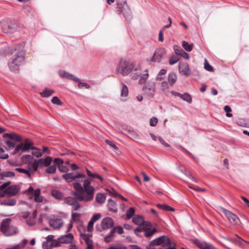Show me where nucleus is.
Segmentation results:
<instances>
[{
	"label": "nucleus",
	"mask_w": 249,
	"mask_h": 249,
	"mask_svg": "<svg viewBox=\"0 0 249 249\" xmlns=\"http://www.w3.org/2000/svg\"><path fill=\"white\" fill-rule=\"evenodd\" d=\"M177 80V76L175 73L171 72L168 75V82L169 83L170 86H172L176 83Z\"/></svg>",
	"instance_id": "nucleus-31"
},
{
	"label": "nucleus",
	"mask_w": 249,
	"mask_h": 249,
	"mask_svg": "<svg viewBox=\"0 0 249 249\" xmlns=\"http://www.w3.org/2000/svg\"><path fill=\"white\" fill-rule=\"evenodd\" d=\"M154 242L156 243L157 246H160L162 247L168 246L171 244L170 239L165 235L154 239Z\"/></svg>",
	"instance_id": "nucleus-12"
},
{
	"label": "nucleus",
	"mask_w": 249,
	"mask_h": 249,
	"mask_svg": "<svg viewBox=\"0 0 249 249\" xmlns=\"http://www.w3.org/2000/svg\"><path fill=\"white\" fill-rule=\"evenodd\" d=\"M76 198L71 196H68L64 199L65 202L69 205L72 206L73 211H77L80 207V204Z\"/></svg>",
	"instance_id": "nucleus-11"
},
{
	"label": "nucleus",
	"mask_w": 249,
	"mask_h": 249,
	"mask_svg": "<svg viewBox=\"0 0 249 249\" xmlns=\"http://www.w3.org/2000/svg\"><path fill=\"white\" fill-rule=\"evenodd\" d=\"M8 158V155L4 153L2 148L0 147V158L2 159H7Z\"/></svg>",
	"instance_id": "nucleus-55"
},
{
	"label": "nucleus",
	"mask_w": 249,
	"mask_h": 249,
	"mask_svg": "<svg viewBox=\"0 0 249 249\" xmlns=\"http://www.w3.org/2000/svg\"><path fill=\"white\" fill-rule=\"evenodd\" d=\"M28 243L27 239L22 240L18 244L9 247L8 249H23Z\"/></svg>",
	"instance_id": "nucleus-28"
},
{
	"label": "nucleus",
	"mask_w": 249,
	"mask_h": 249,
	"mask_svg": "<svg viewBox=\"0 0 249 249\" xmlns=\"http://www.w3.org/2000/svg\"><path fill=\"white\" fill-rule=\"evenodd\" d=\"M33 143L29 139H26L24 141V143H20L17 145L13 152V154H16L21 151L22 152H26L29 150H33L35 147H32Z\"/></svg>",
	"instance_id": "nucleus-7"
},
{
	"label": "nucleus",
	"mask_w": 249,
	"mask_h": 249,
	"mask_svg": "<svg viewBox=\"0 0 249 249\" xmlns=\"http://www.w3.org/2000/svg\"><path fill=\"white\" fill-rule=\"evenodd\" d=\"M15 170L20 173H23V174L27 175L29 178H31V177L30 173L27 170L24 169L22 168H17L15 169Z\"/></svg>",
	"instance_id": "nucleus-49"
},
{
	"label": "nucleus",
	"mask_w": 249,
	"mask_h": 249,
	"mask_svg": "<svg viewBox=\"0 0 249 249\" xmlns=\"http://www.w3.org/2000/svg\"><path fill=\"white\" fill-rule=\"evenodd\" d=\"M102 230H106L112 227L114 225L113 219L109 217L103 218L101 223Z\"/></svg>",
	"instance_id": "nucleus-17"
},
{
	"label": "nucleus",
	"mask_w": 249,
	"mask_h": 249,
	"mask_svg": "<svg viewBox=\"0 0 249 249\" xmlns=\"http://www.w3.org/2000/svg\"><path fill=\"white\" fill-rule=\"evenodd\" d=\"M157 207L162 210L174 212V209L166 204H158Z\"/></svg>",
	"instance_id": "nucleus-38"
},
{
	"label": "nucleus",
	"mask_w": 249,
	"mask_h": 249,
	"mask_svg": "<svg viewBox=\"0 0 249 249\" xmlns=\"http://www.w3.org/2000/svg\"><path fill=\"white\" fill-rule=\"evenodd\" d=\"M157 246L156 243L154 242V240H153L146 247L147 249H156L155 246Z\"/></svg>",
	"instance_id": "nucleus-62"
},
{
	"label": "nucleus",
	"mask_w": 249,
	"mask_h": 249,
	"mask_svg": "<svg viewBox=\"0 0 249 249\" xmlns=\"http://www.w3.org/2000/svg\"><path fill=\"white\" fill-rule=\"evenodd\" d=\"M55 164L49 165L48 168L46 169L45 172L48 174H53L55 173L56 171V166Z\"/></svg>",
	"instance_id": "nucleus-41"
},
{
	"label": "nucleus",
	"mask_w": 249,
	"mask_h": 249,
	"mask_svg": "<svg viewBox=\"0 0 249 249\" xmlns=\"http://www.w3.org/2000/svg\"><path fill=\"white\" fill-rule=\"evenodd\" d=\"M28 167L29 171L36 172L39 166L37 162V160H35L34 162H30L29 163Z\"/></svg>",
	"instance_id": "nucleus-32"
},
{
	"label": "nucleus",
	"mask_w": 249,
	"mask_h": 249,
	"mask_svg": "<svg viewBox=\"0 0 249 249\" xmlns=\"http://www.w3.org/2000/svg\"><path fill=\"white\" fill-rule=\"evenodd\" d=\"M182 47L187 52H191L193 49V44H189L185 41H183L182 42Z\"/></svg>",
	"instance_id": "nucleus-37"
},
{
	"label": "nucleus",
	"mask_w": 249,
	"mask_h": 249,
	"mask_svg": "<svg viewBox=\"0 0 249 249\" xmlns=\"http://www.w3.org/2000/svg\"><path fill=\"white\" fill-rule=\"evenodd\" d=\"M108 209L110 211L114 212H117L116 204L111 199H109L108 200Z\"/></svg>",
	"instance_id": "nucleus-35"
},
{
	"label": "nucleus",
	"mask_w": 249,
	"mask_h": 249,
	"mask_svg": "<svg viewBox=\"0 0 249 249\" xmlns=\"http://www.w3.org/2000/svg\"><path fill=\"white\" fill-rule=\"evenodd\" d=\"M135 213V210L133 208H130L126 212V216L127 219H130Z\"/></svg>",
	"instance_id": "nucleus-46"
},
{
	"label": "nucleus",
	"mask_w": 249,
	"mask_h": 249,
	"mask_svg": "<svg viewBox=\"0 0 249 249\" xmlns=\"http://www.w3.org/2000/svg\"><path fill=\"white\" fill-rule=\"evenodd\" d=\"M40 190L37 189L34 191V200L36 202H41L43 200V197L40 196Z\"/></svg>",
	"instance_id": "nucleus-30"
},
{
	"label": "nucleus",
	"mask_w": 249,
	"mask_h": 249,
	"mask_svg": "<svg viewBox=\"0 0 249 249\" xmlns=\"http://www.w3.org/2000/svg\"><path fill=\"white\" fill-rule=\"evenodd\" d=\"M77 82L78 83V86L79 89L85 88L86 89H88L90 88V86L89 85H88V84H87L86 83L80 82V80H79V81Z\"/></svg>",
	"instance_id": "nucleus-54"
},
{
	"label": "nucleus",
	"mask_w": 249,
	"mask_h": 249,
	"mask_svg": "<svg viewBox=\"0 0 249 249\" xmlns=\"http://www.w3.org/2000/svg\"><path fill=\"white\" fill-rule=\"evenodd\" d=\"M132 221L135 224L139 226L142 225L144 222L142 217L139 215H134Z\"/></svg>",
	"instance_id": "nucleus-29"
},
{
	"label": "nucleus",
	"mask_w": 249,
	"mask_h": 249,
	"mask_svg": "<svg viewBox=\"0 0 249 249\" xmlns=\"http://www.w3.org/2000/svg\"><path fill=\"white\" fill-rule=\"evenodd\" d=\"M52 102L53 104H55L56 105H61V101H60L59 99L56 96H54L52 98Z\"/></svg>",
	"instance_id": "nucleus-57"
},
{
	"label": "nucleus",
	"mask_w": 249,
	"mask_h": 249,
	"mask_svg": "<svg viewBox=\"0 0 249 249\" xmlns=\"http://www.w3.org/2000/svg\"><path fill=\"white\" fill-rule=\"evenodd\" d=\"M33 150H35V151H33L32 154L36 157L39 158L42 156V153L41 152L40 149L35 147Z\"/></svg>",
	"instance_id": "nucleus-48"
},
{
	"label": "nucleus",
	"mask_w": 249,
	"mask_h": 249,
	"mask_svg": "<svg viewBox=\"0 0 249 249\" xmlns=\"http://www.w3.org/2000/svg\"><path fill=\"white\" fill-rule=\"evenodd\" d=\"M144 72L145 73L142 75L141 66L139 64L136 63L129 74H130V76L131 78L135 80L138 79L140 76H142L139 83V84H142L145 82L149 76L148 70L146 69Z\"/></svg>",
	"instance_id": "nucleus-4"
},
{
	"label": "nucleus",
	"mask_w": 249,
	"mask_h": 249,
	"mask_svg": "<svg viewBox=\"0 0 249 249\" xmlns=\"http://www.w3.org/2000/svg\"><path fill=\"white\" fill-rule=\"evenodd\" d=\"M3 137L9 138L15 142H20L22 141L21 138L14 133H5L3 134Z\"/></svg>",
	"instance_id": "nucleus-25"
},
{
	"label": "nucleus",
	"mask_w": 249,
	"mask_h": 249,
	"mask_svg": "<svg viewBox=\"0 0 249 249\" xmlns=\"http://www.w3.org/2000/svg\"><path fill=\"white\" fill-rule=\"evenodd\" d=\"M136 63L126 58L121 59L117 65L116 71L123 76H127L134 68Z\"/></svg>",
	"instance_id": "nucleus-3"
},
{
	"label": "nucleus",
	"mask_w": 249,
	"mask_h": 249,
	"mask_svg": "<svg viewBox=\"0 0 249 249\" xmlns=\"http://www.w3.org/2000/svg\"><path fill=\"white\" fill-rule=\"evenodd\" d=\"M128 89L127 86L124 83L121 84V96L126 97L128 95Z\"/></svg>",
	"instance_id": "nucleus-33"
},
{
	"label": "nucleus",
	"mask_w": 249,
	"mask_h": 249,
	"mask_svg": "<svg viewBox=\"0 0 249 249\" xmlns=\"http://www.w3.org/2000/svg\"><path fill=\"white\" fill-rule=\"evenodd\" d=\"M156 89L155 83L153 81H148L145 83L142 90L144 94L152 97L154 95Z\"/></svg>",
	"instance_id": "nucleus-9"
},
{
	"label": "nucleus",
	"mask_w": 249,
	"mask_h": 249,
	"mask_svg": "<svg viewBox=\"0 0 249 249\" xmlns=\"http://www.w3.org/2000/svg\"><path fill=\"white\" fill-rule=\"evenodd\" d=\"M86 172L87 173L89 177L93 178V179L91 178L92 180V181H95L94 179L98 178L99 179V180L101 182H103L104 178L100 175H99L96 173H92L88 169H86Z\"/></svg>",
	"instance_id": "nucleus-26"
},
{
	"label": "nucleus",
	"mask_w": 249,
	"mask_h": 249,
	"mask_svg": "<svg viewBox=\"0 0 249 249\" xmlns=\"http://www.w3.org/2000/svg\"><path fill=\"white\" fill-rule=\"evenodd\" d=\"M222 212L226 215L230 223L232 224H237L239 222V218L231 212L225 209H222Z\"/></svg>",
	"instance_id": "nucleus-13"
},
{
	"label": "nucleus",
	"mask_w": 249,
	"mask_h": 249,
	"mask_svg": "<svg viewBox=\"0 0 249 249\" xmlns=\"http://www.w3.org/2000/svg\"><path fill=\"white\" fill-rule=\"evenodd\" d=\"M54 92V90L46 88L44 90L43 92L40 93V94L43 97H48L51 96Z\"/></svg>",
	"instance_id": "nucleus-39"
},
{
	"label": "nucleus",
	"mask_w": 249,
	"mask_h": 249,
	"mask_svg": "<svg viewBox=\"0 0 249 249\" xmlns=\"http://www.w3.org/2000/svg\"><path fill=\"white\" fill-rule=\"evenodd\" d=\"M52 195L57 199L61 200L63 198V195L60 192L57 190H53L52 192Z\"/></svg>",
	"instance_id": "nucleus-42"
},
{
	"label": "nucleus",
	"mask_w": 249,
	"mask_h": 249,
	"mask_svg": "<svg viewBox=\"0 0 249 249\" xmlns=\"http://www.w3.org/2000/svg\"><path fill=\"white\" fill-rule=\"evenodd\" d=\"M180 98L188 103H191L192 102V97L188 93H184V94H181Z\"/></svg>",
	"instance_id": "nucleus-36"
},
{
	"label": "nucleus",
	"mask_w": 249,
	"mask_h": 249,
	"mask_svg": "<svg viewBox=\"0 0 249 249\" xmlns=\"http://www.w3.org/2000/svg\"><path fill=\"white\" fill-rule=\"evenodd\" d=\"M59 74L60 76L63 78H67L74 82L79 81V79L78 77H75L73 75L70 73H68L64 71H59Z\"/></svg>",
	"instance_id": "nucleus-21"
},
{
	"label": "nucleus",
	"mask_w": 249,
	"mask_h": 249,
	"mask_svg": "<svg viewBox=\"0 0 249 249\" xmlns=\"http://www.w3.org/2000/svg\"><path fill=\"white\" fill-rule=\"evenodd\" d=\"M49 224L54 229H59L63 225V222L61 219L54 217L50 219Z\"/></svg>",
	"instance_id": "nucleus-20"
},
{
	"label": "nucleus",
	"mask_w": 249,
	"mask_h": 249,
	"mask_svg": "<svg viewBox=\"0 0 249 249\" xmlns=\"http://www.w3.org/2000/svg\"><path fill=\"white\" fill-rule=\"evenodd\" d=\"M174 50L176 53L175 54L178 56H180L182 53L184 51L180 47L177 45L174 46Z\"/></svg>",
	"instance_id": "nucleus-47"
},
{
	"label": "nucleus",
	"mask_w": 249,
	"mask_h": 249,
	"mask_svg": "<svg viewBox=\"0 0 249 249\" xmlns=\"http://www.w3.org/2000/svg\"><path fill=\"white\" fill-rule=\"evenodd\" d=\"M115 231L117 232L119 234H122L124 233V230L123 228L120 226H118L114 227Z\"/></svg>",
	"instance_id": "nucleus-58"
},
{
	"label": "nucleus",
	"mask_w": 249,
	"mask_h": 249,
	"mask_svg": "<svg viewBox=\"0 0 249 249\" xmlns=\"http://www.w3.org/2000/svg\"><path fill=\"white\" fill-rule=\"evenodd\" d=\"M101 215L100 213L94 214L91 217L90 221L92 222L93 223H94L96 221H97L101 217Z\"/></svg>",
	"instance_id": "nucleus-56"
},
{
	"label": "nucleus",
	"mask_w": 249,
	"mask_h": 249,
	"mask_svg": "<svg viewBox=\"0 0 249 249\" xmlns=\"http://www.w3.org/2000/svg\"><path fill=\"white\" fill-rule=\"evenodd\" d=\"M117 8L118 11L123 13L126 20L130 21L131 19L132 18V13L126 1L124 2V4H118Z\"/></svg>",
	"instance_id": "nucleus-8"
},
{
	"label": "nucleus",
	"mask_w": 249,
	"mask_h": 249,
	"mask_svg": "<svg viewBox=\"0 0 249 249\" xmlns=\"http://www.w3.org/2000/svg\"><path fill=\"white\" fill-rule=\"evenodd\" d=\"M62 178L67 182H70L80 178H85V175L80 173H76L75 174L71 173L63 175Z\"/></svg>",
	"instance_id": "nucleus-15"
},
{
	"label": "nucleus",
	"mask_w": 249,
	"mask_h": 249,
	"mask_svg": "<svg viewBox=\"0 0 249 249\" xmlns=\"http://www.w3.org/2000/svg\"><path fill=\"white\" fill-rule=\"evenodd\" d=\"M106 142L107 144H108L110 147H111L113 149L114 151L117 152V151H118V147L116 146V144L113 142L110 141L108 140H106Z\"/></svg>",
	"instance_id": "nucleus-51"
},
{
	"label": "nucleus",
	"mask_w": 249,
	"mask_h": 249,
	"mask_svg": "<svg viewBox=\"0 0 249 249\" xmlns=\"http://www.w3.org/2000/svg\"><path fill=\"white\" fill-rule=\"evenodd\" d=\"M204 68L206 70L209 71H213V67L208 62L207 60L205 59L204 62Z\"/></svg>",
	"instance_id": "nucleus-53"
},
{
	"label": "nucleus",
	"mask_w": 249,
	"mask_h": 249,
	"mask_svg": "<svg viewBox=\"0 0 249 249\" xmlns=\"http://www.w3.org/2000/svg\"><path fill=\"white\" fill-rule=\"evenodd\" d=\"M226 239L236 244L237 245L240 247L244 246V244H245V241L237 235H236V236L233 238H226Z\"/></svg>",
	"instance_id": "nucleus-23"
},
{
	"label": "nucleus",
	"mask_w": 249,
	"mask_h": 249,
	"mask_svg": "<svg viewBox=\"0 0 249 249\" xmlns=\"http://www.w3.org/2000/svg\"><path fill=\"white\" fill-rule=\"evenodd\" d=\"M5 144L9 149H12L15 147V142L11 140H6L5 141Z\"/></svg>",
	"instance_id": "nucleus-50"
},
{
	"label": "nucleus",
	"mask_w": 249,
	"mask_h": 249,
	"mask_svg": "<svg viewBox=\"0 0 249 249\" xmlns=\"http://www.w3.org/2000/svg\"><path fill=\"white\" fill-rule=\"evenodd\" d=\"M180 171L182 173H183L186 176H187L188 178L191 179L192 180L195 181V178H194V177L192 176V175L190 174V173L189 171H187L186 170H185L184 173L183 172L182 170H180Z\"/></svg>",
	"instance_id": "nucleus-60"
},
{
	"label": "nucleus",
	"mask_w": 249,
	"mask_h": 249,
	"mask_svg": "<svg viewBox=\"0 0 249 249\" xmlns=\"http://www.w3.org/2000/svg\"><path fill=\"white\" fill-rule=\"evenodd\" d=\"M11 181H6L0 185V189L4 193V196L7 195L10 196H16L20 191V187L18 185L9 186Z\"/></svg>",
	"instance_id": "nucleus-5"
},
{
	"label": "nucleus",
	"mask_w": 249,
	"mask_h": 249,
	"mask_svg": "<svg viewBox=\"0 0 249 249\" xmlns=\"http://www.w3.org/2000/svg\"><path fill=\"white\" fill-rule=\"evenodd\" d=\"M73 236L71 233H68L62 236L54 241V247H59L61 244H68L72 242Z\"/></svg>",
	"instance_id": "nucleus-10"
},
{
	"label": "nucleus",
	"mask_w": 249,
	"mask_h": 249,
	"mask_svg": "<svg viewBox=\"0 0 249 249\" xmlns=\"http://www.w3.org/2000/svg\"><path fill=\"white\" fill-rule=\"evenodd\" d=\"M166 70L165 69H161L159 71V72L158 73V74L157 76V79L158 80L162 79V76L165 75L166 74Z\"/></svg>",
	"instance_id": "nucleus-52"
},
{
	"label": "nucleus",
	"mask_w": 249,
	"mask_h": 249,
	"mask_svg": "<svg viewBox=\"0 0 249 249\" xmlns=\"http://www.w3.org/2000/svg\"><path fill=\"white\" fill-rule=\"evenodd\" d=\"M53 164L57 165L59 170L62 173H66L69 171V168L66 165H63V161L59 158H55L53 161Z\"/></svg>",
	"instance_id": "nucleus-19"
},
{
	"label": "nucleus",
	"mask_w": 249,
	"mask_h": 249,
	"mask_svg": "<svg viewBox=\"0 0 249 249\" xmlns=\"http://www.w3.org/2000/svg\"><path fill=\"white\" fill-rule=\"evenodd\" d=\"M92 181L90 178L85 179L83 187L80 183H73V187L76 191L72 192L71 195L79 201L87 202L91 201L93 198L95 191L94 188L90 185Z\"/></svg>",
	"instance_id": "nucleus-1"
},
{
	"label": "nucleus",
	"mask_w": 249,
	"mask_h": 249,
	"mask_svg": "<svg viewBox=\"0 0 249 249\" xmlns=\"http://www.w3.org/2000/svg\"><path fill=\"white\" fill-rule=\"evenodd\" d=\"M165 53V50L164 48H159L156 50L153 56L151 59L152 62H160L163 55Z\"/></svg>",
	"instance_id": "nucleus-14"
},
{
	"label": "nucleus",
	"mask_w": 249,
	"mask_h": 249,
	"mask_svg": "<svg viewBox=\"0 0 249 249\" xmlns=\"http://www.w3.org/2000/svg\"><path fill=\"white\" fill-rule=\"evenodd\" d=\"M15 176V174L11 171H4L1 173V177L2 180L5 179L6 178H12Z\"/></svg>",
	"instance_id": "nucleus-34"
},
{
	"label": "nucleus",
	"mask_w": 249,
	"mask_h": 249,
	"mask_svg": "<svg viewBox=\"0 0 249 249\" xmlns=\"http://www.w3.org/2000/svg\"><path fill=\"white\" fill-rule=\"evenodd\" d=\"M158 119L156 117H152L150 121V125L152 126H155L157 125Z\"/></svg>",
	"instance_id": "nucleus-59"
},
{
	"label": "nucleus",
	"mask_w": 249,
	"mask_h": 249,
	"mask_svg": "<svg viewBox=\"0 0 249 249\" xmlns=\"http://www.w3.org/2000/svg\"><path fill=\"white\" fill-rule=\"evenodd\" d=\"M7 50L13 55L8 61V66L12 71H17L24 61L23 46L19 44L13 45L8 46Z\"/></svg>",
	"instance_id": "nucleus-2"
},
{
	"label": "nucleus",
	"mask_w": 249,
	"mask_h": 249,
	"mask_svg": "<svg viewBox=\"0 0 249 249\" xmlns=\"http://www.w3.org/2000/svg\"><path fill=\"white\" fill-rule=\"evenodd\" d=\"M93 225H94V223L89 221L88 223V227H87V230L89 232H91L92 231L93 229Z\"/></svg>",
	"instance_id": "nucleus-63"
},
{
	"label": "nucleus",
	"mask_w": 249,
	"mask_h": 249,
	"mask_svg": "<svg viewBox=\"0 0 249 249\" xmlns=\"http://www.w3.org/2000/svg\"><path fill=\"white\" fill-rule=\"evenodd\" d=\"M158 138V141H159V142L161 143L165 147H170V145L168 143H167L166 142H165L162 139L161 137H160V136H158L157 137Z\"/></svg>",
	"instance_id": "nucleus-61"
},
{
	"label": "nucleus",
	"mask_w": 249,
	"mask_h": 249,
	"mask_svg": "<svg viewBox=\"0 0 249 249\" xmlns=\"http://www.w3.org/2000/svg\"><path fill=\"white\" fill-rule=\"evenodd\" d=\"M152 225L150 223L144 225L142 229L144 232V235L146 237H149L152 236L154 233L156 232L155 228H152Z\"/></svg>",
	"instance_id": "nucleus-18"
},
{
	"label": "nucleus",
	"mask_w": 249,
	"mask_h": 249,
	"mask_svg": "<svg viewBox=\"0 0 249 249\" xmlns=\"http://www.w3.org/2000/svg\"><path fill=\"white\" fill-rule=\"evenodd\" d=\"M142 231H143L142 230V228H136L135 230H134V233L138 236H141V232Z\"/></svg>",
	"instance_id": "nucleus-64"
},
{
	"label": "nucleus",
	"mask_w": 249,
	"mask_h": 249,
	"mask_svg": "<svg viewBox=\"0 0 249 249\" xmlns=\"http://www.w3.org/2000/svg\"><path fill=\"white\" fill-rule=\"evenodd\" d=\"M17 203V200L14 198H9L4 200L0 202V205L7 206H14Z\"/></svg>",
	"instance_id": "nucleus-27"
},
{
	"label": "nucleus",
	"mask_w": 249,
	"mask_h": 249,
	"mask_svg": "<svg viewBox=\"0 0 249 249\" xmlns=\"http://www.w3.org/2000/svg\"><path fill=\"white\" fill-rule=\"evenodd\" d=\"M52 162V159L50 157H48L45 159H40L37 160V162L39 167H43L44 166L48 167L51 164Z\"/></svg>",
	"instance_id": "nucleus-24"
},
{
	"label": "nucleus",
	"mask_w": 249,
	"mask_h": 249,
	"mask_svg": "<svg viewBox=\"0 0 249 249\" xmlns=\"http://www.w3.org/2000/svg\"><path fill=\"white\" fill-rule=\"evenodd\" d=\"M196 244L201 249H217L211 244L198 240L196 241Z\"/></svg>",
	"instance_id": "nucleus-22"
},
{
	"label": "nucleus",
	"mask_w": 249,
	"mask_h": 249,
	"mask_svg": "<svg viewBox=\"0 0 249 249\" xmlns=\"http://www.w3.org/2000/svg\"><path fill=\"white\" fill-rule=\"evenodd\" d=\"M160 86H161V88H160L161 90H162L163 91L165 92V91L168 90L170 85L168 82L163 81L161 82Z\"/></svg>",
	"instance_id": "nucleus-45"
},
{
	"label": "nucleus",
	"mask_w": 249,
	"mask_h": 249,
	"mask_svg": "<svg viewBox=\"0 0 249 249\" xmlns=\"http://www.w3.org/2000/svg\"><path fill=\"white\" fill-rule=\"evenodd\" d=\"M53 246L54 247V241H53L52 243L44 241L42 244L43 249H52Z\"/></svg>",
	"instance_id": "nucleus-43"
},
{
	"label": "nucleus",
	"mask_w": 249,
	"mask_h": 249,
	"mask_svg": "<svg viewBox=\"0 0 249 249\" xmlns=\"http://www.w3.org/2000/svg\"><path fill=\"white\" fill-rule=\"evenodd\" d=\"M179 60V57L176 54L172 55L170 57L169 63L171 65H173L178 62Z\"/></svg>",
	"instance_id": "nucleus-44"
},
{
	"label": "nucleus",
	"mask_w": 249,
	"mask_h": 249,
	"mask_svg": "<svg viewBox=\"0 0 249 249\" xmlns=\"http://www.w3.org/2000/svg\"><path fill=\"white\" fill-rule=\"evenodd\" d=\"M11 219L9 218L3 219L0 225V230L3 234L6 236H11L16 233L17 228L10 226Z\"/></svg>",
	"instance_id": "nucleus-6"
},
{
	"label": "nucleus",
	"mask_w": 249,
	"mask_h": 249,
	"mask_svg": "<svg viewBox=\"0 0 249 249\" xmlns=\"http://www.w3.org/2000/svg\"><path fill=\"white\" fill-rule=\"evenodd\" d=\"M178 69L179 72L186 76H188L191 74V71L189 65L187 63H179L178 64Z\"/></svg>",
	"instance_id": "nucleus-16"
},
{
	"label": "nucleus",
	"mask_w": 249,
	"mask_h": 249,
	"mask_svg": "<svg viewBox=\"0 0 249 249\" xmlns=\"http://www.w3.org/2000/svg\"><path fill=\"white\" fill-rule=\"evenodd\" d=\"M106 200V196L102 193H98L96 196V200L99 203H103Z\"/></svg>",
	"instance_id": "nucleus-40"
}]
</instances>
